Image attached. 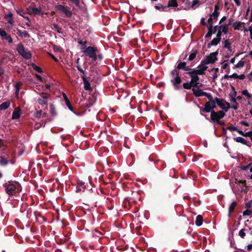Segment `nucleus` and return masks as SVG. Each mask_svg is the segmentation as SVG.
Masks as SVG:
<instances>
[{"mask_svg":"<svg viewBox=\"0 0 252 252\" xmlns=\"http://www.w3.org/2000/svg\"><path fill=\"white\" fill-rule=\"evenodd\" d=\"M232 90L234 91V93L233 94H230V96L231 97H235L236 96V94H237V93L235 91V88L233 86H232Z\"/></svg>","mask_w":252,"mask_h":252,"instance_id":"0e129e2a","label":"nucleus"},{"mask_svg":"<svg viewBox=\"0 0 252 252\" xmlns=\"http://www.w3.org/2000/svg\"><path fill=\"white\" fill-rule=\"evenodd\" d=\"M183 87L185 89L189 90V82L184 83L183 84Z\"/></svg>","mask_w":252,"mask_h":252,"instance_id":"69168bd1","label":"nucleus"},{"mask_svg":"<svg viewBox=\"0 0 252 252\" xmlns=\"http://www.w3.org/2000/svg\"><path fill=\"white\" fill-rule=\"evenodd\" d=\"M191 70H192V69H190V77L191 78V80L190 81V89H191L192 87H201L202 84L198 82L199 80L198 74H196L195 72Z\"/></svg>","mask_w":252,"mask_h":252,"instance_id":"39448f33","label":"nucleus"},{"mask_svg":"<svg viewBox=\"0 0 252 252\" xmlns=\"http://www.w3.org/2000/svg\"><path fill=\"white\" fill-rule=\"evenodd\" d=\"M238 133L245 137H249L252 141V131H250L246 133H244L241 130L238 131Z\"/></svg>","mask_w":252,"mask_h":252,"instance_id":"a878e982","label":"nucleus"},{"mask_svg":"<svg viewBox=\"0 0 252 252\" xmlns=\"http://www.w3.org/2000/svg\"><path fill=\"white\" fill-rule=\"evenodd\" d=\"M204 96H206L208 98L209 101L208 102H211L212 100H214V98H213L212 95L209 93L205 92L204 94Z\"/></svg>","mask_w":252,"mask_h":252,"instance_id":"a18cd8bd","label":"nucleus"},{"mask_svg":"<svg viewBox=\"0 0 252 252\" xmlns=\"http://www.w3.org/2000/svg\"><path fill=\"white\" fill-rule=\"evenodd\" d=\"M6 18H8L7 22L9 24H12L13 23V14L9 12L7 15L5 16Z\"/></svg>","mask_w":252,"mask_h":252,"instance_id":"72a5a7b5","label":"nucleus"},{"mask_svg":"<svg viewBox=\"0 0 252 252\" xmlns=\"http://www.w3.org/2000/svg\"><path fill=\"white\" fill-rule=\"evenodd\" d=\"M190 173V178H191V177H192L193 180H195L196 178H197L196 174H194L192 171L190 170L189 171Z\"/></svg>","mask_w":252,"mask_h":252,"instance_id":"6e6d98bb","label":"nucleus"},{"mask_svg":"<svg viewBox=\"0 0 252 252\" xmlns=\"http://www.w3.org/2000/svg\"><path fill=\"white\" fill-rule=\"evenodd\" d=\"M220 12L218 11H214L212 14H210V16L213 18L214 20H217L218 16H219Z\"/></svg>","mask_w":252,"mask_h":252,"instance_id":"79ce46f5","label":"nucleus"},{"mask_svg":"<svg viewBox=\"0 0 252 252\" xmlns=\"http://www.w3.org/2000/svg\"><path fill=\"white\" fill-rule=\"evenodd\" d=\"M208 23L209 25V26L213 27V18L210 16L208 20Z\"/></svg>","mask_w":252,"mask_h":252,"instance_id":"052dcab7","label":"nucleus"},{"mask_svg":"<svg viewBox=\"0 0 252 252\" xmlns=\"http://www.w3.org/2000/svg\"><path fill=\"white\" fill-rule=\"evenodd\" d=\"M22 83L21 82H17L16 83V85H15V90L17 92H19L20 89V87L22 85Z\"/></svg>","mask_w":252,"mask_h":252,"instance_id":"3c124183","label":"nucleus"},{"mask_svg":"<svg viewBox=\"0 0 252 252\" xmlns=\"http://www.w3.org/2000/svg\"><path fill=\"white\" fill-rule=\"evenodd\" d=\"M242 94L247 97L248 98H251L252 97V94L249 93L247 90H244L242 92Z\"/></svg>","mask_w":252,"mask_h":252,"instance_id":"37998d69","label":"nucleus"},{"mask_svg":"<svg viewBox=\"0 0 252 252\" xmlns=\"http://www.w3.org/2000/svg\"><path fill=\"white\" fill-rule=\"evenodd\" d=\"M21 115V110L19 108L14 109L12 113V119L16 120L20 118Z\"/></svg>","mask_w":252,"mask_h":252,"instance_id":"f3484780","label":"nucleus"},{"mask_svg":"<svg viewBox=\"0 0 252 252\" xmlns=\"http://www.w3.org/2000/svg\"><path fill=\"white\" fill-rule=\"evenodd\" d=\"M63 95L64 101H65V103L66 105L67 106V107L68 108V109L70 111H71L72 112H73L74 114H75L76 115H78V114L77 113L73 111V108L71 104L69 99L68 98L67 96H66V95L64 93H63Z\"/></svg>","mask_w":252,"mask_h":252,"instance_id":"f8f14e48","label":"nucleus"},{"mask_svg":"<svg viewBox=\"0 0 252 252\" xmlns=\"http://www.w3.org/2000/svg\"><path fill=\"white\" fill-rule=\"evenodd\" d=\"M149 159L150 161H154L155 164H158V162H160V161L158 159H157V157L154 155L150 156Z\"/></svg>","mask_w":252,"mask_h":252,"instance_id":"c9c22d12","label":"nucleus"},{"mask_svg":"<svg viewBox=\"0 0 252 252\" xmlns=\"http://www.w3.org/2000/svg\"><path fill=\"white\" fill-rule=\"evenodd\" d=\"M213 29L214 31V33H215L216 32L219 31V30L221 31V29H220V26H216L214 27V28H213Z\"/></svg>","mask_w":252,"mask_h":252,"instance_id":"e2e57ef3","label":"nucleus"},{"mask_svg":"<svg viewBox=\"0 0 252 252\" xmlns=\"http://www.w3.org/2000/svg\"><path fill=\"white\" fill-rule=\"evenodd\" d=\"M166 6H168V8L169 7H175L178 6L177 0H169Z\"/></svg>","mask_w":252,"mask_h":252,"instance_id":"c756f323","label":"nucleus"},{"mask_svg":"<svg viewBox=\"0 0 252 252\" xmlns=\"http://www.w3.org/2000/svg\"><path fill=\"white\" fill-rule=\"evenodd\" d=\"M3 186L5 188L6 192L9 195L19 193L22 190L20 184L17 182L9 181L4 183Z\"/></svg>","mask_w":252,"mask_h":252,"instance_id":"f03ea898","label":"nucleus"},{"mask_svg":"<svg viewBox=\"0 0 252 252\" xmlns=\"http://www.w3.org/2000/svg\"><path fill=\"white\" fill-rule=\"evenodd\" d=\"M10 105V102L9 101H6L3 102L0 105V110H4L7 109Z\"/></svg>","mask_w":252,"mask_h":252,"instance_id":"4be33fe9","label":"nucleus"},{"mask_svg":"<svg viewBox=\"0 0 252 252\" xmlns=\"http://www.w3.org/2000/svg\"><path fill=\"white\" fill-rule=\"evenodd\" d=\"M38 103L42 106H44V105H47L48 104L47 100H44L42 98H38L37 99Z\"/></svg>","mask_w":252,"mask_h":252,"instance_id":"e433bc0d","label":"nucleus"},{"mask_svg":"<svg viewBox=\"0 0 252 252\" xmlns=\"http://www.w3.org/2000/svg\"><path fill=\"white\" fill-rule=\"evenodd\" d=\"M171 82L176 90H178L180 89L181 87L179 85L181 83L182 80L179 76V72L176 73V76L171 80Z\"/></svg>","mask_w":252,"mask_h":252,"instance_id":"9d476101","label":"nucleus"},{"mask_svg":"<svg viewBox=\"0 0 252 252\" xmlns=\"http://www.w3.org/2000/svg\"><path fill=\"white\" fill-rule=\"evenodd\" d=\"M242 23L241 22H237L233 24V27L234 30H239L240 27H241Z\"/></svg>","mask_w":252,"mask_h":252,"instance_id":"a19ab883","label":"nucleus"},{"mask_svg":"<svg viewBox=\"0 0 252 252\" xmlns=\"http://www.w3.org/2000/svg\"><path fill=\"white\" fill-rule=\"evenodd\" d=\"M222 33V32H221V31L219 30V31H218V32L217 33L216 37L221 40V36Z\"/></svg>","mask_w":252,"mask_h":252,"instance_id":"680f3d73","label":"nucleus"},{"mask_svg":"<svg viewBox=\"0 0 252 252\" xmlns=\"http://www.w3.org/2000/svg\"><path fill=\"white\" fill-rule=\"evenodd\" d=\"M191 203H192L194 206L196 207L200 204L201 202L200 201H195L194 199H192V201H191V199H190V206L191 205ZM192 209V208L190 206V213H193L191 210Z\"/></svg>","mask_w":252,"mask_h":252,"instance_id":"473e14b6","label":"nucleus"},{"mask_svg":"<svg viewBox=\"0 0 252 252\" xmlns=\"http://www.w3.org/2000/svg\"><path fill=\"white\" fill-rule=\"evenodd\" d=\"M9 160L4 157L0 156V165L1 166H5L9 163Z\"/></svg>","mask_w":252,"mask_h":252,"instance_id":"393cba45","label":"nucleus"},{"mask_svg":"<svg viewBox=\"0 0 252 252\" xmlns=\"http://www.w3.org/2000/svg\"><path fill=\"white\" fill-rule=\"evenodd\" d=\"M76 67H77V69H78V70H79L81 73H82L83 75H84V76H85V75H86V74L87 72H85V71H84L82 69V67H81V66H80V65H78L76 66Z\"/></svg>","mask_w":252,"mask_h":252,"instance_id":"5fc2aeb1","label":"nucleus"},{"mask_svg":"<svg viewBox=\"0 0 252 252\" xmlns=\"http://www.w3.org/2000/svg\"><path fill=\"white\" fill-rule=\"evenodd\" d=\"M203 220V219L202 216L200 215H198L196 218L195 224L198 226H200L202 224Z\"/></svg>","mask_w":252,"mask_h":252,"instance_id":"b1692460","label":"nucleus"},{"mask_svg":"<svg viewBox=\"0 0 252 252\" xmlns=\"http://www.w3.org/2000/svg\"><path fill=\"white\" fill-rule=\"evenodd\" d=\"M197 69H193V71L196 73V74H198L199 75H203L204 74V71L207 69V66H203V65H199L198 66Z\"/></svg>","mask_w":252,"mask_h":252,"instance_id":"ddd939ff","label":"nucleus"},{"mask_svg":"<svg viewBox=\"0 0 252 252\" xmlns=\"http://www.w3.org/2000/svg\"><path fill=\"white\" fill-rule=\"evenodd\" d=\"M217 102H216V97L214 98V100H212L211 102H206L204 105V107H201L200 109L201 112H205V113H210V112H212L214 110L216 107Z\"/></svg>","mask_w":252,"mask_h":252,"instance_id":"423d86ee","label":"nucleus"},{"mask_svg":"<svg viewBox=\"0 0 252 252\" xmlns=\"http://www.w3.org/2000/svg\"><path fill=\"white\" fill-rule=\"evenodd\" d=\"M17 13L19 14L20 16L23 17H25V15L26 14V13L24 11L22 8H17L16 9Z\"/></svg>","mask_w":252,"mask_h":252,"instance_id":"58836bf2","label":"nucleus"},{"mask_svg":"<svg viewBox=\"0 0 252 252\" xmlns=\"http://www.w3.org/2000/svg\"><path fill=\"white\" fill-rule=\"evenodd\" d=\"M208 32L206 34L205 37L208 39H211L212 34L214 33V31L213 29V27L208 26Z\"/></svg>","mask_w":252,"mask_h":252,"instance_id":"5701e85b","label":"nucleus"},{"mask_svg":"<svg viewBox=\"0 0 252 252\" xmlns=\"http://www.w3.org/2000/svg\"><path fill=\"white\" fill-rule=\"evenodd\" d=\"M216 102H217V104L225 112H227L230 108V104L226 102L224 99H220L218 97H216Z\"/></svg>","mask_w":252,"mask_h":252,"instance_id":"0eeeda50","label":"nucleus"},{"mask_svg":"<svg viewBox=\"0 0 252 252\" xmlns=\"http://www.w3.org/2000/svg\"><path fill=\"white\" fill-rule=\"evenodd\" d=\"M211 113L210 118L213 122L218 123L221 119L216 111L213 110Z\"/></svg>","mask_w":252,"mask_h":252,"instance_id":"4468645a","label":"nucleus"},{"mask_svg":"<svg viewBox=\"0 0 252 252\" xmlns=\"http://www.w3.org/2000/svg\"><path fill=\"white\" fill-rule=\"evenodd\" d=\"M235 141L238 143H241L244 145L247 144V141L244 138L241 137H237L234 139Z\"/></svg>","mask_w":252,"mask_h":252,"instance_id":"2f4dec72","label":"nucleus"},{"mask_svg":"<svg viewBox=\"0 0 252 252\" xmlns=\"http://www.w3.org/2000/svg\"><path fill=\"white\" fill-rule=\"evenodd\" d=\"M252 250V244H249L247 246V250L248 251H250Z\"/></svg>","mask_w":252,"mask_h":252,"instance_id":"774afa93","label":"nucleus"},{"mask_svg":"<svg viewBox=\"0 0 252 252\" xmlns=\"http://www.w3.org/2000/svg\"><path fill=\"white\" fill-rule=\"evenodd\" d=\"M17 34L21 37L29 38L30 37V34L27 31H22L21 30L18 29L17 30Z\"/></svg>","mask_w":252,"mask_h":252,"instance_id":"aec40b11","label":"nucleus"},{"mask_svg":"<svg viewBox=\"0 0 252 252\" xmlns=\"http://www.w3.org/2000/svg\"><path fill=\"white\" fill-rule=\"evenodd\" d=\"M237 204V202L236 201H234L229 206V211H228L229 216H230L231 213L234 211V209H235V207L236 206Z\"/></svg>","mask_w":252,"mask_h":252,"instance_id":"c85d7f7f","label":"nucleus"},{"mask_svg":"<svg viewBox=\"0 0 252 252\" xmlns=\"http://www.w3.org/2000/svg\"><path fill=\"white\" fill-rule=\"evenodd\" d=\"M252 214V211L251 210H249V209H247L246 210H245L243 212V215L244 216H249V215H251Z\"/></svg>","mask_w":252,"mask_h":252,"instance_id":"49530a36","label":"nucleus"},{"mask_svg":"<svg viewBox=\"0 0 252 252\" xmlns=\"http://www.w3.org/2000/svg\"><path fill=\"white\" fill-rule=\"evenodd\" d=\"M196 54L197 51L196 50L190 54V61L193 60L195 58Z\"/></svg>","mask_w":252,"mask_h":252,"instance_id":"864d4df0","label":"nucleus"},{"mask_svg":"<svg viewBox=\"0 0 252 252\" xmlns=\"http://www.w3.org/2000/svg\"><path fill=\"white\" fill-rule=\"evenodd\" d=\"M228 26L226 24L220 26V29H221V32L224 34H226L228 31Z\"/></svg>","mask_w":252,"mask_h":252,"instance_id":"7c9ffc66","label":"nucleus"},{"mask_svg":"<svg viewBox=\"0 0 252 252\" xmlns=\"http://www.w3.org/2000/svg\"><path fill=\"white\" fill-rule=\"evenodd\" d=\"M224 47L227 49L229 51H231V47L230 46V43L228 40H225L224 43Z\"/></svg>","mask_w":252,"mask_h":252,"instance_id":"ea45409f","label":"nucleus"},{"mask_svg":"<svg viewBox=\"0 0 252 252\" xmlns=\"http://www.w3.org/2000/svg\"><path fill=\"white\" fill-rule=\"evenodd\" d=\"M220 39L218 38H214L211 41V42L209 43L208 44V45H207V47L208 48H210L211 46H216L220 42Z\"/></svg>","mask_w":252,"mask_h":252,"instance_id":"412c9836","label":"nucleus"},{"mask_svg":"<svg viewBox=\"0 0 252 252\" xmlns=\"http://www.w3.org/2000/svg\"><path fill=\"white\" fill-rule=\"evenodd\" d=\"M239 236L242 238H244L245 237L246 233L245 232L244 229H242L239 231Z\"/></svg>","mask_w":252,"mask_h":252,"instance_id":"de8ad7c7","label":"nucleus"},{"mask_svg":"<svg viewBox=\"0 0 252 252\" xmlns=\"http://www.w3.org/2000/svg\"><path fill=\"white\" fill-rule=\"evenodd\" d=\"M40 95L41 96V97L40 98H42L44 100H47V99L50 97V94L45 93V92H42L40 94Z\"/></svg>","mask_w":252,"mask_h":252,"instance_id":"f704fd0d","label":"nucleus"},{"mask_svg":"<svg viewBox=\"0 0 252 252\" xmlns=\"http://www.w3.org/2000/svg\"><path fill=\"white\" fill-rule=\"evenodd\" d=\"M54 28L59 33H61L62 31V28L59 27L57 24H54L53 25Z\"/></svg>","mask_w":252,"mask_h":252,"instance_id":"09e8293b","label":"nucleus"},{"mask_svg":"<svg viewBox=\"0 0 252 252\" xmlns=\"http://www.w3.org/2000/svg\"><path fill=\"white\" fill-rule=\"evenodd\" d=\"M245 62L243 61H240L233 67L235 68H240L243 67L244 66Z\"/></svg>","mask_w":252,"mask_h":252,"instance_id":"c03bdc74","label":"nucleus"},{"mask_svg":"<svg viewBox=\"0 0 252 252\" xmlns=\"http://www.w3.org/2000/svg\"><path fill=\"white\" fill-rule=\"evenodd\" d=\"M16 50L23 58L26 60H29L32 58V54L31 51L28 49H26L22 43H20L17 44Z\"/></svg>","mask_w":252,"mask_h":252,"instance_id":"7ed1b4c3","label":"nucleus"},{"mask_svg":"<svg viewBox=\"0 0 252 252\" xmlns=\"http://www.w3.org/2000/svg\"><path fill=\"white\" fill-rule=\"evenodd\" d=\"M188 48L180 55L176 66V69L178 70H183L189 74V67L187 65L188 63L189 62V57H188L189 55Z\"/></svg>","mask_w":252,"mask_h":252,"instance_id":"f257e3e1","label":"nucleus"},{"mask_svg":"<svg viewBox=\"0 0 252 252\" xmlns=\"http://www.w3.org/2000/svg\"><path fill=\"white\" fill-rule=\"evenodd\" d=\"M31 65L32 66V68L35 70H36V71H37L39 73H42L43 72V70H42V69L39 67V66H37L36 64H35L34 63H32L31 64Z\"/></svg>","mask_w":252,"mask_h":252,"instance_id":"4c0bfd02","label":"nucleus"},{"mask_svg":"<svg viewBox=\"0 0 252 252\" xmlns=\"http://www.w3.org/2000/svg\"><path fill=\"white\" fill-rule=\"evenodd\" d=\"M199 2V0H193L192 1L191 7L193 8L196 4Z\"/></svg>","mask_w":252,"mask_h":252,"instance_id":"bf43d9fd","label":"nucleus"},{"mask_svg":"<svg viewBox=\"0 0 252 252\" xmlns=\"http://www.w3.org/2000/svg\"><path fill=\"white\" fill-rule=\"evenodd\" d=\"M226 129L230 131H236L238 132V131L240 130L235 126H229L227 127Z\"/></svg>","mask_w":252,"mask_h":252,"instance_id":"603ef678","label":"nucleus"},{"mask_svg":"<svg viewBox=\"0 0 252 252\" xmlns=\"http://www.w3.org/2000/svg\"><path fill=\"white\" fill-rule=\"evenodd\" d=\"M84 54L89 58H92V60L95 62L97 60V49L94 46H89L83 51Z\"/></svg>","mask_w":252,"mask_h":252,"instance_id":"20e7f679","label":"nucleus"},{"mask_svg":"<svg viewBox=\"0 0 252 252\" xmlns=\"http://www.w3.org/2000/svg\"><path fill=\"white\" fill-rule=\"evenodd\" d=\"M178 153L179 154H180L183 157V162H184L186 160V158L184 153L182 151H179Z\"/></svg>","mask_w":252,"mask_h":252,"instance_id":"13d9d810","label":"nucleus"},{"mask_svg":"<svg viewBox=\"0 0 252 252\" xmlns=\"http://www.w3.org/2000/svg\"><path fill=\"white\" fill-rule=\"evenodd\" d=\"M85 183L82 181L79 180L77 181V186L76 187V191L78 192L82 190H84L86 188V186L84 185Z\"/></svg>","mask_w":252,"mask_h":252,"instance_id":"dca6fc26","label":"nucleus"},{"mask_svg":"<svg viewBox=\"0 0 252 252\" xmlns=\"http://www.w3.org/2000/svg\"><path fill=\"white\" fill-rule=\"evenodd\" d=\"M81 78L83 81V83L84 84V89L85 90H91V85L89 82L87 80L86 77V75H83L81 76Z\"/></svg>","mask_w":252,"mask_h":252,"instance_id":"a211bd4d","label":"nucleus"},{"mask_svg":"<svg viewBox=\"0 0 252 252\" xmlns=\"http://www.w3.org/2000/svg\"><path fill=\"white\" fill-rule=\"evenodd\" d=\"M50 113L53 116H56L57 115V113L56 110V108L53 104L50 103Z\"/></svg>","mask_w":252,"mask_h":252,"instance_id":"cd10ccee","label":"nucleus"},{"mask_svg":"<svg viewBox=\"0 0 252 252\" xmlns=\"http://www.w3.org/2000/svg\"><path fill=\"white\" fill-rule=\"evenodd\" d=\"M0 36L2 39L7 40L9 43L13 42V39L11 36L7 33V32L3 29L0 28Z\"/></svg>","mask_w":252,"mask_h":252,"instance_id":"9b49d317","label":"nucleus"},{"mask_svg":"<svg viewBox=\"0 0 252 252\" xmlns=\"http://www.w3.org/2000/svg\"><path fill=\"white\" fill-rule=\"evenodd\" d=\"M155 8L157 10H161V11H167L169 10V9H168V6H164L161 4H159L158 5H156L155 6Z\"/></svg>","mask_w":252,"mask_h":252,"instance_id":"bb28decb","label":"nucleus"},{"mask_svg":"<svg viewBox=\"0 0 252 252\" xmlns=\"http://www.w3.org/2000/svg\"><path fill=\"white\" fill-rule=\"evenodd\" d=\"M218 54V51L212 52L207 57L205 60L202 61V63L207 64L209 63H214L217 60V55Z\"/></svg>","mask_w":252,"mask_h":252,"instance_id":"6e6552de","label":"nucleus"},{"mask_svg":"<svg viewBox=\"0 0 252 252\" xmlns=\"http://www.w3.org/2000/svg\"><path fill=\"white\" fill-rule=\"evenodd\" d=\"M27 13L30 15H40L42 14L43 12H42V10L40 8H38L36 7H32V12H27Z\"/></svg>","mask_w":252,"mask_h":252,"instance_id":"6ab92c4d","label":"nucleus"},{"mask_svg":"<svg viewBox=\"0 0 252 252\" xmlns=\"http://www.w3.org/2000/svg\"><path fill=\"white\" fill-rule=\"evenodd\" d=\"M252 206V200L246 203L245 204V208L246 209H249Z\"/></svg>","mask_w":252,"mask_h":252,"instance_id":"4d7b16f0","label":"nucleus"},{"mask_svg":"<svg viewBox=\"0 0 252 252\" xmlns=\"http://www.w3.org/2000/svg\"><path fill=\"white\" fill-rule=\"evenodd\" d=\"M196 88H193L192 89V91L193 92L194 95L196 97L203 96L205 92L199 89L198 87Z\"/></svg>","mask_w":252,"mask_h":252,"instance_id":"2eb2a0df","label":"nucleus"},{"mask_svg":"<svg viewBox=\"0 0 252 252\" xmlns=\"http://www.w3.org/2000/svg\"><path fill=\"white\" fill-rule=\"evenodd\" d=\"M55 7L57 10L63 12L66 17L70 18L72 15V12L69 10L66 6L58 4L56 5Z\"/></svg>","mask_w":252,"mask_h":252,"instance_id":"1a4fd4ad","label":"nucleus"},{"mask_svg":"<svg viewBox=\"0 0 252 252\" xmlns=\"http://www.w3.org/2000/svg\"><path fill=\"white\" fill-rule=\"evenodd\" d=\"M216 113L218 114V115H219L220 118V119L223 118L224 117L225 115V112H224L222 110H220V111H219L218 112H216Z\"/></svg>","mask_w":252,"mask_h":252,"instance_id":"8fccbe9b","label":"nucleus"},{"mask_svg":"<svg viewBox=\"0 0 252 252\" xmlns=\"http://www.w3.org/2000/svg\"><path fill=\"white\" fill-rule=\"evenodd\" d=\"M49 55L52 58V59L54 60V61H55L56 62H59V60H58V59L56 57H55L53 55H52L51 53H49Z\"/></svg>","mask_w":252,"mask_h":252,"instance_id":"338daca9","label":"nucleus"}]
</instances>
